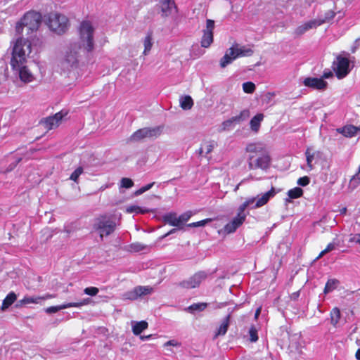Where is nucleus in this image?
Wrapping results in <instances>:
<instances>
[{
	"instance_id": "79ce46f5",
	"label": "nucleus",
	"mask_w": 360,
	"mask_h": 360,
	"mask_svg": "<svg viewBox=\"0 0 360 360\" xmlns=\"http://www.w3.org/2000/svg\"><path fill=\"white\" fill-rule=\"evenodd\" d=\"M136 292V288H134V289L133 290L125 292L123 295V297L126 300H135L139 298L138 294Z\"/></svg>"
},
{
	"instance_id": "09e8293b",
	"label": "nucleus",
	"mask_w": 360,
	"mask_h": 360,
	"mask_svg": "<svg viewBox=\"0 0 360 360\" xmlns=\"http://www.w3.org/2000/svg\"><path fill=\"white\" fill-rule=\"evenodd\" d=\"M146 211L142 210L140 207L136 205H131L127 207V212L128 213H132L135 212L136 214L139 213H144Z\"/></svg>"
},
{
	"instance_id": "5701e85b",
	"label": "nucleus",
	"mask_w": 360,
	"mask_h": 360,
	"mask_svg": "<svg viewBox=\"0 0 360 360\" xmlns=\"http://www.w3.org/2000/svg\"><path fill=\"white\" fill-rule=\"evenodd\" d=\"M17 299V295L14 292H10L2 302L1 309L5 310L11 306Z\"/></svg>"
},
{
	"instance_id": "20e7f679",
	"label": "nucleus",
	"mask_w": 360,
	"mask_h": 360,
	"mask_svg": "<svg viewBox=\"0 0 360 360\" xmlns=\"http://www.w3.org/2000/svg\"><path fill=\"white\" fill-rule=\"evenodd\" d=\"M41 14L35 11H28L16 23L15 32L17 34H22L23 28L27 27V34H31L37 32L41 25Z\"/></svg>"
},
{
	"instance_id": "6ab92c4d",
	"label": "nucleus",
	"mask_w": 360,
	"mask_h": 360,
	"mask_svg": "<svg viewBox=\"0 0 360 360\" xmlns=\"http://www.w3.org/2000/svg\"><path fill=\"white\" fill-rule=\"evenodd\" d=\"M162 221H164L165 224H169L172 226H176L179 229V217H177V214L175 212H169L165 214L162 217Z\"/></svg>"
},
{
	"instance_id": "c03bdc74",
	"label": "nucleus",
	"mask_w": 360,
	"mask_h": 360,
	"mask_svg": "<svg viewBox=\"0 0 360 360\" xmlns=\"http://www.w3.org/2000/svg\"><path fill=\"white\" fill-rule=\"evenodd\" d=\"M269 200V199L267 197V194H264L261 198L257 199L255 207L258 208L266 205L268 202Z\"/></svg>"
},
{
	"instance_id": "bb28decb",
	"label": "nucleus",
	"mask_w": 360,
	"mask_h": 360,
	"mask_svg": "<svg viewBox=\"0 0 360 360\" xmlns=\"http://www.w3.org/2000/svg\"><path fill=\"white\" fill-rule=\"evenodd\" d=\"M207 307V303L206 302H200V303H194L189 307H188L185 310L189 313L193 314L195 311H202Z\"/></svg>"
},
{
	"instance_id": "864d4df0",
	"label": "nucleus",
	"mask_w": 360,
	"mask_h": 360,
	"mask_svg": "<svg viewBox=\"0 0 360 360\" xmlns=\"http://www.w3.org/2000/svg\"><path fill=\"white\" fill-rule=\"evenodd\" d=\"M306 156H307V165L310 167V169H312L313 166H312L311 162L314 159V154H310L309 148L306 151Z\"/></svg>"
},
{
	"instance_id": "a19ab883",
	"label": "nucleus",
	"mask_w": 360,
	"mask_h": 360,
	"mask_svg": "<svg viewBox=\"0 0 360 360\" xmlns=\"http://www.w3.org/2000/svg\"><path fill=\"white\" fill-rule=\"evenodd\" d=\"M250 341L255 342L258 340L257 330L255 326H252L249 330Z\"/></svg>"
},
{
	"instance_id": "f03ea898",
	"label": "nucleus",
	"mask_w": 360,
	"mask_h": 360,
	"mask_svg": "<svg viewBox=\"0 0 360 360\" xmlns=\"http://www.w3.org/2000/svg\"><path fill=\"white\" fill-rule=\"evenodd\" d=\"M31 53V42L22 37H18L14 43L11 59V68L15 69L25 65L27 62V56Z\"/></svg>"
},
{
	"instance_id": "13d9d810",
	"label": "nucleus",
	"mask_w": 360,
	"mask_h": 360,
	"mask_svg": "<svg viewBox=\"0 0 360 360\" xmlns=\"http://www.w3.org/2000/svg\"><path fill=\"white\" fill-rule=\"evenodd\" d=\"M180 344L178 343L176 341H175L174 340H169L167 341L165 344V346H168V345H171V346H178Z\"/></svg>"
},
{
	"instance_id": "4be33fe9",
	"label": "nucleus",
	"mask_w": 360,
	"mask_h": 360,
	"mask_svg": "<svg viewBox=\"0 0 360 360\" xmlns=\"http://www.w3.org/2000/svg\"><path fill=\"white\" fill-rule=\"evenodd\" d=\"M359 130H360V128H358L353 125H348V126H345L344 127H342L340 130V132L345 137L351 138V137L354 136L356 134L357 131Z\"/></svg>"
},
{
	"instance_id": "49530a36",
	"label": "nucleus",
	"mask_w": 360,
	"mask_h": 360,
	"mask_svg": "<svg viewBox=\"0 0 360 360\" xmlns=\"http://www.w3.org/2000/svg\"><path fill=\"white\" fill-rule=\"evenodd\" d=\"M154 184H155V182H152V183H150L144 186H142L141 188H140L139 189L136 191L134 194L136 195H139L143 193L144 192L148 191L149 189H150L153 186Z\"/></svg>"
},
{
	"instance_id": "0eeeda50",
	"label": "nucleus",
	"mask_w": 360,
	"mask_h": 360,
	"mask_svg": "<svg viewBox=\"0 0 360 360\" xmlns=\"http://www.w3.org/2000/svg\"><path fill=\"white\" fill-rule=\"evenodd\" d=\"M93 228L99 233L100 237L108 236L112 233L116 229V223L106 215H100L95 219Z\"/></svg>"
},
{
	"instance_id": "ddd939ff",
	"label": "nucleus",
	"mask_w": 360,
	"mask_h": 360,
	"mask_svg": "<svg viewBox=\"0 0 360 360\" xmlns=\"http://www.w3.org/2000/svg\"><path fill=\"white\" fill-rule=\"evenodd\" d=\"M336 67L334 68L336 77L339 79H343L350 72L349 70V60L347 58L342 56H338Z\"/></svg>"
},
{
	"instance_id": "a211bd4d",
	"label": "nucleus",
	"mask_w": 360,
	"mask_h": 360,
	"mask_svg": "<svg viewBox=\"0 0 360 360\" xmlns=\"http://www.w3.org/2000/svg\"><path fill=\"white\" fill-rule=\"evenodd\" d=\"M19 71V77L20 80L25 83H29L33 81L34 76L29 70L27 66L22 65V66L16 68Z\"/></svg>"
},
{
	"instance_id": "a18cd8bd",
	"label": "nucleus",
	"mask_w": 360,
	"mask_h": 360,
	"mask_svg": "<svg viewBox=\"0 0 360 360\" xmlns=\"http://www.w3.org/2000/svg\"><path fill=\"white\" fill-rule=\"evenodd\" d=\"M211 221H212V219L208 218V219H203V220H201V221H197V222H193V223L188 224V227L203 226L206 224H207L208 222H210Z\"/></svg>"
},
{
	"instance_id": "f704fd0d",
	"label": "nucleus",
	"mask_w": 360,
	"mask_h": 360,
	"mask_svg": "<svg viewBox=\"0 0 360 360\" xmlns=\"http://www.w3.org/2000/svg\"><path fill=\"white\" fill-rule=\"evenodd\" d=\"M303 194V191L300 187H295L288 192V195L291 199H296L301 197Z\"/></svg>"
},
{
	"instance_id": "c756f323",
	"label": "nucleus",
	"mask_w": 360,
	"mask_h": 360,
	"mask_svg": "<svg viewBox=\"0 0 360 360\" xmlns=\"http://www.w3.org/2000/svg\"><path fill=\"white\" fill-rule=\"evenodd\" d=\"M250 116V111L248 110H242L238 115L230 118L233 124H238L240 122L246 120Z\"/></svg>"
},
{
	"instance_id": "603ef678",
	"label": "nucleus",
	"mask_w": 360,
	"mask_h": 360,
	"mask_svg": "<svg viewBox=\"0 0 360 360\" xmlns=\"http://www.w3.org/2000/svg\"><path fill=\"white\" fill-rule=\"evenodd\" d=\"M304 84L307 86L315 89V77H308L304 80Z\"/></svg>"
},
{
	"instance_id": "58836bf2",
	"label": "nucleus",
	"mask_w": 360,
	"mask_h": 360,
	"mask_svg": "<svg viewBox=\"0 0 360 360\" xmlns=\"http://www.w3.org/2000/svg\"><path fill=\"white\" fill-rule=\"evenodd\" d=\"M255 88V84L252 82H247L243 84V89L245 93L252 94Z\"/></svg>"
},
{
	"instance_id": "052dcab7",
	"label": "nucleus",
	"mask_w": 360,
	"mask_h": 360,
	"mask_svg": "<svg viewBox=\"0 0 360 360\" xmlns=\"http://www.w3.org/2000/svg\"><path fill=\"white\" fill-rule=\"evenodd\" d=\"M352 240L360 245V233L354 235Z\"/></svg>"
},
{
	"instance_id": "2f4dec72",
	"label": "nucleus",
	"mask_w": 360,
	"mask_h": 360,
	"mask_svg": "<svg viewBox=\"0 0 360 360\" xmlns=\"http://www.w3.org/2000/svg\"><path fill=\"white\" fill-rule=\"evenodd\" d=\"M338 283L339 281L337 279H329L325 285L323 290L324 293L327 294L334 290L337 288Z\"/></svg>"
},
{
	"instance_id": "473e14b6",
	"label": "nucleus",
	"mask_w": 360,
	"mask_h": 360,
	"mask_svg": "<svg viewBox=\"0 0 360 360\" xmlns=\"http://www.w3.org/2000/svg\"><path fill=\"white\" fill-rule=\"evenodd\" d=\"M340 319V311L338 308L335 307L330 312V320L333 326H336Z\"/></svg>"
},
{
	"instance_id": "f8f14e48",
	"label": "nucleus",
	"mask_w": 360,
	"mask_h": 360,
	"mask_svg": "<svg viewBox=\"0 0 360 360\" xmlns=\"http://www.w3.org/2000/svg\"><path fill=\"white\" fill-rule=\"evenodd\" d=\"M214 21L211 19L206 20V27L202 30L203 34L201 38L200 45L203 48L210 46L214 39Z\"/></svg>"
},
{
	"instance_id": "cd10ccee",
	"label": "nucleus",
	"mask_w": 360,
	"mask_h": 360,
	"mask_svg": "<svg viewBox=\"0 0 360 360\" xmlns=\"http://www.w3.org/2000/svg\"><path fill=\"white\" fill-rule=\"evenodd\" d=\"M148 326V322L146 321H141L136 322L132 328L133 333L135 335H140L144 330H146Z\"/></svg>"
},
{
	"instance_id": "ea45409f",
	"label": "nucleus",
	"mask_w": 360,
	"mask_h": 360,
	"mask_svg": "<svg viewBox=\"0 0 360 360\" xmlns=\"http://www.w3.org/2000/svg\"><path fill=\"white\" fill-rule=\"evenodd\" d=\"M84 169L82 167H78L70 175V179L74 182L77 183L79 176L83 173Z\"/></svg>"
},
{
	"instance_id": "c9c22d12",
	"label": "nucleus",
	"mask_w": 360,
	"mask_h": 360,
	"mask_svg": "<svg viewBox=\"0 0 360 360\" xmlns=\"http://www.w3.org/2000/svg\"><path fill=\"white\" fill-rule=\"evenodd\" d=\"M214 148V143L210 141H206L202 143V147L199 149V154L201 155L204 150L205 154L210 153Z\"/></svg>"
},
{
	"instance_id": "4c0bfd02",
	"label": "nucleus",
	"mask_w": 360,
	"mask_h": 360,
	"mask_svg": "<svg viewBox=\"0 0 360 360\" xmlns=\"http://www.w3.org/2000/svg\"><path fill=\"white\" fill-rule=\"evenodd\" d=\"M191 215H192L191 212L188 211V212H184V213L181 214L179 217V229H182L183 228V226H184V223L187 222L189 220V219L191 218Z\"/></svg>"
},
{
	"instance_id": "dca6fc26",
	"label": "nucleus",
	"mask_w": 360,
	"mask_h": 360,
	"mask_svg": "<svg viewBox=\"0 0 360 360\" xmlns=\"http://www.w3.org/2000/svg\"><path fill=\"white\" fill-rule=\"evenodd\" d=\"M56 297L54 295L46 293L43 296L24 297L19 301L20 304H39L41 300H46Z\"/></svg>"
},
{
	"instance_id": "6e6d98bb",
	"label": "nucleus",
	"mask_w": 360,
	"mask_h": 360,
	"mask_svg": "<svg viewBox=\"0 0 360 360\" xmlns=\"http://www.w3.org/2000/svg\"><path fill=\"white\" fill-rule=\"evenodd\" d=\"M131 249L135 252H139L143 250L145 248V246L140 243H134L131 245Z\"/></svg>"
},
{
	"instance_id": "de8ad7c7",
	"label": "nucleus",
	"mask_w": 360,
	"mask_h": 360,
	"mask_svg": "<svg viewBox=\"0 0 360 360\" xmlns=\"http://www.w3.org/2000/svg\"><path fill=\"white\" fill-rule=\"evenodd\" d=\"M98 288L96 287H87L84 290V292L86 295H90V296H95L98 292Z\"/></svg>"
},
{
	"instance_id": "c85d7f7f",
	"label": "nucleus",
	"mask_w": 360,
	"mask_h": 360,
	"mask_svg": "<svg viewBox=\"0 0 360 360\" xmlns=\"http://www.w3.org/2000/svg\"><path fill=\"white\" fill-rule=\"evenodd\" d=\"M193 105V101L190 96H185L180 99V106L183 110H190Z\"/></svg>"
},
{
	"instance_id": "5fc2aeb1",
	"label": "nucleus",
	"mask_w": 360,
	"mask_h": 360,
	"mask_svg": "<svg viewBox=\"0 0 360 360\" xmlns=\"http://www.w3.org/2000/svg\"><path fill=\"white\" fill-rule=\"evenodd\" d=\"M309 183V178L307 176L300 177L297 181V184L302 186H305L308 185Z\"/></svg>"
},
{
	"instance_id": "0e129e2a",
	"label": "nucleus",
	"mask_w": 360,
	"mask_h": 360,
	"mask_svg": "<svg viewBox=\"0 0 360 360\" xmlns=\"http://www.w3.org/2000/svg\"><path fill=\"white\" fill-rule=\"evenodd\" d=\"M300 295V293H299V291L297 292H293L291 295H290V298L292 300H296Z\"/></svg>"
},
{
	"instance_id": "393cba45",
	"label": "nucleus",
	"mask_w": 360,
	"mask_h": 360,
	"mask_svg": "<svg viewBox=\"0 0 360 360\" xmlns=\"http://www.w3.org/2000/svg\"><path fill=\"white\" fill-rule=\"evenodd\" d=\"M321 166V170L325 176H327L330 169L331 160L329 158L319 157L317 161Z\"/></svg>"
},
{
	"instance_id": "69168bd1",
	"label": "nucleus",
	"mask_w": 360,
	"mask_h": 360,
	"mask_svg": "<svg viewBox=\"0 0 360 360\" xmlns=\"http://www.w3.org/2000/svg\"><path fill=\"white\" fill-rule=\"evenodd\" d=\"M355 356L357 360H360V348L356 350Z\"/></svg>"
},
{
	"instance_id": "7ed1b4c3",
	"label": "nucleus",
	"mask_w": 360,
	"mask_h": 360,
	"mask_svg": "<svg viewBox=\"0 0 360 360\" xmlns=\"http://www.w3.org/2000/svg\"><path fill=\"white\" fill-rule=\"evenodd\" d=\"M253 53V49L249 46H240L238 43H233L221 58L219 62L220 67L224 68L236 58L249 57L252 56Z\"/></svg>"
},
{
	"instance_id": "b1692460",
	"label": "nucleus",
	"mask_w": 360,
	"mask_h": 360,
	"mask_svg": "<svg viewBox=\"0 0 360 360\" xmlns=\"http://www.w3.org/2000/svg\"><path fill=\"white\" fill-rule=\"evenodd\" d=\"M153 44V32L148 31L143 40L144 50L143 53L144 55H147L150 51Z\"/></svg>"
},
{
	"instance_id": "4468645a",
	"label": "nucleus",
	"mask_w": 360,
	"mask_h": 360,
	"mask_svg": "<svg viewBox=\"0 0 360 360\" xmlns=\"http://www.w3.org/2000/svg\"><path fill=\"white\" fill-rule=\"evenodd\" d=\"M336 14H339V18H342L345 15L344 13H342L340 11H335L334 10H329L323 13H321L319 18L316 19V26L323 23H330Z\"/></svg>"
},
{
	"instance_id": "72a5a7b5",
	"label": "nucleus",
	"mask_w": 360,
	"mask_h": 360,
	"mask_svg": "<svg viewBox=\"0 0 360 360\" xmlns=\"http://www.w3.org/2000/svg\"><path fill=\"white\" fill-rule=\"evenodd\" d=\"M255 198H251L247 199L243 204H241L239 206L237 215H245V214L244 213L245 210L250 205L253 203L255 202Z\"/></svg>"
},
{
	"instance_id": "37998d69",
	"label": "nucleus",
	"mask_w": 360,
	"mask_h": 360,
	"mask_svg": "<svg viewBox=\"0 0 360 360\" xmlns=\"http://www.w3.org/2000/svg\"><path fill=\"white\" fill-rule=\"evenodd\" d=\"M121 187L125 188H130L134 186V181L127 177H124L121 179Z\"/></svg>"
},
{
	"instance_id": "bf43d9fd",
	"label": "nucleus",
	"mask_w": 360,
	"mask_h": 360,
	"mask_svg": "<svg viewBox=\"0 0 360 360\" xmlns=\"http://www.w3.org/2000/svg\"><path fill=\"white\" fill-rule=\"evenodd\" d=\"M330 77H333V74L331 71H328V72H324L321 78L327 79V78H330Z\"/></svg>"
},
{
	"instance_id": "9b49d317",
	"label": "nucleus",
	"mask_w": 360,
	"mask_h": 360,
	"mask_svg": "<svg viewBox=\"0 0 360 360\" xmlns=\"http://www.w3.org/2000/svg\"><path fill=\"white\" fill-rule=\"evenodd\" d=\"M80 45L74 44L70 46L68 51L66 52L63 65L65 68H69L76 66L78 63V50L80 49Z\"/></svg>"
},
{
	"instance_id": "412c9836",
	"label": "nucleus",
	"mask_w": 360,
	"mask_h": 360,
	"mask_svg": "<svg viewBox=\"0 0 360 360\" xmlns=\"http://www.w3.org/2000/svg\"><path fill=\"white\" fill-rule=\"evenodd\" d=\"M160 8L163 16L170 15L173 11L176 9L175 1H161Z\"/></svg>"
},
{
	"instance_id": "7c9ffc66",
	"label": "nucleus",
	"mask_w": 360,
	"mask_h": 360,
	"mask_svg": "<svg viewBox=\"0 0 360 360\" xmlns=\"http://www.w3.org/2000/svg\"><path fill=\"white\" fill-rule=\"evenodd\" d=\"M314 25H315L314 20H311L309 22H307L304 23L303 25H301V26H299L298 27H297L296 30H295V33L297 35H301L303 33H304L307 30L311 29Z\"/></svg>"
},
{
	"instance_id": "1a4fd4ad",
	"label": "nucleus",
	"mask_w": 360,
	"mask_h": 360,
	"mask_svg": "<svg viewBox=\"0 0 360 360\" xmlns=\"http://www.w3.org/2000/svg\"><path fill=\"white\" fill-rule=\"evenodd\" d=\"M207 274L204 271H200L194 274L186 280H184L179 283V285L183 288L191 289L198 287L202 281L205 280Z\"/></svg>"
},
{
	"instance_id": "f3484780",
	"label": "nucleus",
	"mask_w": 360,
	"mask_h": 360,
	"mask_svg": "<svg viewBox=\"0 0 360 360\" xmlns=\"http://www.w3.org/2000/svg\"><path fill=\"white\" fill-rule=\"evenodd\" d=\"M86 304V302L85 300H83L82 302H70V303L65 304H63L60 306H52V307H48L46 309V311L47 313L52 314V313H56L61 309H64L70 308V307H78L84 305Z\"/></svg>"
},
{
	"instance_id": "e2e57ef3",
	"label": "nucleus",
	"mask_w": 360,
	"mask_h": 360,
	"mask_svg": "<svg viewBox=\"0 0 360 360\" xmlns=\"http://www.w3.org/2000/svg\"><path fill=\"white\" fill-rule=\"evenodd\" d=\"M261 310H262V307H261L256 309L255 313V319L256 320L258 319V316H259V314L261 313Z\"/></svg>"
},
{
	"instance_id": "9d476101",
	"label": "nucleus",
	"mask_w": 360,
	"mask_h": 360,
	"mask_svg": "<svg viewBox=\"0 0 360 360\" xmlns=\"http://www.w3.org/2000/svg\"><path fill=\"white\" fill-rule=\"evenodd\" d=\"M67 114V112L60 111L53 116H49L42 119L40 121V124H42L44 128L46 130L56 129L60 125L63 118L66 116Z\"/></svg>"
},
{
	"instance_id": "4d7b16f0",
	"label": "nucleus",
	"mask_w": 360,
	"mask_h": 360,
	"mask_svg": "<svg viewBox=\"0 0 360 360\" xmlns=\"http://www.w3.org/2000/svg\"><path fill=\"white\" fill-rule=\"evenodd\" d=\"M233 123L231 122V120L230 119L223 122L222 123V127H223V129L226 130V129H229L233 124Z\"/></svg>"
},
{
	"instance_id": "338daca9",
	"label": "nucleus",
	"mask_w": 360,
	"mask_h": 360,
	"mask_svg": "<svg viewBox=\"0 0 360 360\" xmlns=\"http://www.w3.org/2000/svg\"><path fill=\"white\" fill-rule=\"evenodd\" d=\"M176 231V229H173L172 230H170L169 232H167L164 236L166 237L173 233H174Z\"/></svg>"
},
{
	"instance_id": "6e6552de",
	"label": "nucleus",
	"mask_w": 360,
	"mask_h": 360,
	"mask_svg": "<svg viewBox=\"0 0 360 360\" xmlns=\"http://www.w3.org/2000/svg\"><path fill=\"white\" fill-rule=\"evenodd\" d=\"M162 127L158 126L155 127H145L136 130L131 136V140L134 141H141L145 138H157L162 131Z\"/></svg>"
},
{
	"instance_id": "423d86ee",
	"label": "nucleus",
	"mask_w": 360,
	"mask_h": 360,
	"mask_svg": "<svg viewBox=\"0 0 360 360\" xmlns=\"http://www.w3.org/2000/svg\"><path fill=\"white\" fill-rule=\"evenodd\" d=\"M94 29L90 21L84 20L81 22L79 27L80 39L84 49L87 52L92 51L94 47Z\"/></svg>"
},
{
	"instance_id": "774afa93",
	"label": "nucleus",
	"mask_w": 360,
	"mask_h": 360,
	"mask_svg": "<svg viewBox=\"0 0 360 360\" xmlns=\"http://www.w3.org/2000/svg\"><path fill=\"white\" fill-rule=\"evenodd\" d=\"M151 337V335H147V336H145V335H141L140 337L141 340H147L148 338H150Z\"/></svg>"
},
{
	"instance_id": "39448f33",
	"label": "nucleus",
	"mask_w": 360,
	"mask_h": 360,
	"mask_svg": "<svg viewBox=\"0 0 360 360\" xmlns=\"http://www.w3.org/2000/svg\"><path fill=\"white\" fill-rule=\"evenodd\" d=\"M46 25L49 29L58 34H63L68 30V18L58 13H51L48 15Z\"/></svg>"
},
{
	"instance_id": "8fccbe9b",
	"label": "nucleus",
	"mask_w": 360,
	"mask_h": 360,
	"mask_svg": "<svg viewBox=\"0 0 360 360\" xmlns=\"http://www.w3.org/2000/svg\"><path fill=\"white\" fill-rule=\"evenodd\" d=\"M335 248L334 245L333 243H329L327 247L323 250H322L318 256H316V260H318L319 259L321 258L325 254H326L327 252L331 251L332 250H333Z\"/></svg>"
},
{
	"instance_id": "3c124183",
	"label": "nucleus",
	"mask_w": 360,
	"mask_h": 360,
	"mask_svg": "<svg viewBox=\"0 0 360 360\" xmlns=\"http://www.w3.org/2000/svg\"><path fill=\"white\" fill-rule=\"evenodd\" d=\"M327 86V82L323 78H316V89H324Z\"/></svg>"
},
{
	"instance_id": "a878e982",
	"label": "nucleus",
	"mask_w": 360,
	"mask_h": 360,
	"mask_svg": "<svg viewBox=\"0 0 360 360\" xmlns=\"http://www.w3.org/2000/svg\"><path fill=\"white\" fill-rule=\"evenodd\" d=\"M230 318L231 314H228L226 316L222 323L220 325L217 333L215 334L214 338H217L219 335H224L226 333L229 326Z\"/></svg>"
},
{
	"instance_id": "680f3d73",
	"label": "nucleus",
	"mask_w": 360,
	"mask_h": 360,
	"mask_svg": "<svg viewBox=\"0 0 360 360\" xmlns=\"http://www.w3.org/2000/svg\"><path fill=\"white\" fill-rule=\"evenodd\" d=\"M274 193H275L274 188H271V189L270 191L265 193L264 194H267V197L269 199L271 197L274 196Z\"/></svg>"
},
{
	"instance_id": "aec40b11",
	"label": "nucleus",
	"mask_w": 360,
	"mask_h": 360,
	"mask_svg": "<svg viewBox=\"0 0 360 360\" xmlns=\"http://www.w3.org/2000/svg\"><path fill=\"white\" fill-rule=\"evenodd\" d=\"M264 117V114L258 113L251 119L250 126L252 131L256 133L259 131L261 122L263 121Z\"/></svg>"
},
{
	"instance_id": "2eb2a0df",
	"label": "nucleus",
	"mask_w": 360,
	"mask_h": 360,
	"mask_svg": "<svg viewBox=\"0 0 360 360\" xmlns=\"http://www.w3.org/2000/svg\"><path fill=\"white\" fill-rule=\"evenodd\" d=\"M246 215H237L232 219L231 221L224 226V232L226 233H231L235 232L236 229L243 224Z\"/></svg>"
},
{
	"instance_id": "e433bc0d",
	"label": "nucleus",
	"mask_w": 360,
	"mask_h": 360,
	"mask_svg": "<svg viewBox=\"0 0 360 360\" xmlns=\"http://www.w3.org/2000/svg\"><path fill=\"white\" fill-rule=\"evenodd\" d=\"M139 297L143 295H149L153 292V288L150 286H137L136 287Z\"/></svg>"
},
{
	"instance_id": "f257e3e1",
	"label": "nucleus",
	"mask_w": 360,
	"mask_h": 360,
	"mask_svg": "<svg viewBox=\"0 0 360 360\" xmlns=\"http://www.w3.org/2000/svg\"><path fill=\"white\" fill-rule=\"evenodd\" d=\"M248 153V163L250 170L267 169L271 164V158L261 144L252 143L246 146Z\"/></svg>"
}]
</instances>
